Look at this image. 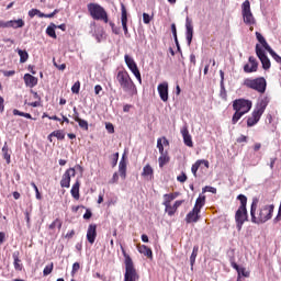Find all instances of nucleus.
Wrapping results in <instances>:
<instances>
[{
    "label": "nucleus",
    "instance_id": "64",
    "mask_svg": "<svg viewBox=\"0 0 281 281\" xmlns=\"http://www.w3.org/2000/svg\"><path fill=\"white\" fill-rule=\"evenodd\" d=\"M238 144H243V142H247V136L241 135L237 138Z\"/></svg>",
    "mask_w": 281,
    "mask_h": 281
},
{
    "label": "nucleus",
    "instance_id": "57",
    "mask_svg": "<svg viewBox=\"0 0 281 281\" xmlns=\"http://www.w3.org/2000/svg\"><path fill=\"white\" fill-rule=\"evenodd\" d=\"M135 78L138 80L139 85H142V72H139V68L133 72Z\"/></svg>",
    "mask_w": 281,
    "mask_h": 281
},
{
    "label": "nucleus",
    "instance_id": "33",
    "mask_svg": "<svg viewBox=\"0 0 281 281\" xmlns=\"http://www.w3.org/2000/svg\"><path fill=\"white\" fill-rule=\"evenodd\" d=\"M61 229L63 228V221L60 218H56L52 224H49L48 229L54 232L55 229Z\"/></svg>",
    "mask_w": 281,
    "mask_h": 281
},
{
    "label": "nucleus",
    "instance_id": "53",
    "mask_svg": "<svg viewBox=\"0 0 281 281\" xmlns=\"http://www.w3.org/2000/svg\"><path fill=\"white\" fill-rule=\"evenodd\" d=\"M151 20L153 18H150L148 13H143V23H145V25H148V23H150Z\"/></svg>",
    "mask_w": 281,
    "mask_h": 281
},
{
    "label": "nucleus",
    "instance_id": "12",
    "mask_svg": "<svg viewBox=\"0 0 281 281\" xmlns=\"http://www.w3.org/2000/svg\"><path fill=\"white\" fill-rule=\"evenodd\" d=\"M205 192H212V187H204L202 189V193H200L199 198L196 199L193 207H195L199 212H201V207L205 205Z\"/></svg>",
    "mask_w": 281,
    "mask_h": 281
},
{
    "label": "nucleus",
    "instance_id": "24",
    "mask_svg": "<svg viewBox=\"0 0 281 281\" xmlns=\"http://www.w3.org/2000/svg\"><path fill=\"white\" fill-rule=\"evenodd\" d=\"M71 196L75 198L76 201L80 200V180H77L70 190Z\"/></svg>",
    "mask_w": 281,
    "mask_h": 281
},
{
    "label": "nucleus",
    "instance_id": "59",
    "mask_svg": "<svg viewBox=\"0 0 281 281\" xmlns=\"http://www.w3.org/2000/svg\"><path fill=\"white\" fill-rule=\"evenodd\" d=\"M184 201L183 200H177L175 203H173V207L177 210H179V207H181V205H183Z\"/></svg>",
    "mask_w": 281,
    "mask_h": 281
},
{
    "label": "nucleus",
    "instance_id": "61",
    "mask_svg": "<svg viewBox=\"0 0 281 281\" xmlns=\"http://www.w3.org/2000/svg\"><path fill=\"white\" fill-rule=\"evenodd\" d=\"M91 216H92V213H91V211H89V210H87L86 213L83 214V218H85L86 221H89V218H91Z\"/></svg>",
    "mask_w": 281,
    "mask_h": 281
},
{
    "label": "nucleus",
    "instance_id": "46",
    "mask_svg": "<svg viewBox=\"0 0 281 281\" xmlns=\"http://www.w3.org/2000/svg\"><path fill=\"white\" fill-rule=\"evenodd\" d=\"M32 188L35 190V196L37 199V201H41V199H43V196L41 195V192L38 191V187L36 186V183L31 182Z\"/></svg>",
    "mask_w": 281,
    "mask_h": 281
},
{
    "label": "nucleus",
    "instance_id": "62",
    "mask_svg": "<svg viewBox=\"0 0 281 281\" xmlns=\"http://www.w3.org/2000/svg\"><path fill=\"white\" fill-rule=\"evenodd\" d=\"M100 91H102V86L97 85V86L94 87V93H95V95H100Z\"/></svg>",
    "mask_w": 281,
    "mask_h": 281
},
{
    "label": "nucleus",
    "instance_id": "17",
    "mask_svg": "<svg viewBox=\"0 0 281 281\" xmlns=\"http://www.w3.org/2000/svg\"><path fill=\"white\" fill-rule=\"evenodd\" d=\"M201 211L196 210L195 207L190 211L186 216V223H199V218H201V215H199Z\"/></svg>",
    "mask_w": 281,
    "mask_h": 281
},
{
    "label": "nucleus",
    "instance_id": "48",
    "mask_svg": "<svg viewBox=\"0 0 281 281\" xmlns=\"http://www.w3.org/2000/svg\"><path fill=\"white\" fill-rule=\"evenodd\" d=\"M237 273L239 278L240 276H243L244 278H249V271H247L245 268H240Z\"/></svg>",
    "mask_w": 281,
    "mask_h": 281
},
{
    "label": "nucleus",
    "instance_id": "21",
    "mask_svg": "<svg viewBox=\"0 0 281 281\" xmlns=\"http://www.w3.org/2000/svg\"><path fill=\"white\" fill-rule=\"evenodd\" d=\"M181 135L183 137V142H184L186 146H189V148H192L194 146V144L192 143V136L190 135L188 127H183L181 130Z\"/></svg>",
    "mask_w": 281,
    "mask_h": 281
},
{
    "label": "nucleus",
    "instance_id": "47",
    "mask_svg": "<svg viewBox=\"0 0 281 281\" xmlns=\"http://www.w3.org/2000/svg\"><path fill=\"white\" fill-rule=\"evenodd\" d=\"M71 92L77 94L80 93V81H77L72 85Z\"/></svg>",
    "mask_w": 281,
    "mask_h": 281
},
{
    "label": "nucleus",
    "instance_id": "34",
    "mask_svg": "<svg viewBox=\"0 0 281 281\" xmlns=\"http://www.w3.org/2000/svg\"><path fill=\"white\" fill-rule=\"evenodd\" d=\"M18 54L20 56V63H27V58H30L27 50L18 49Z\"/></svg>",
    "mask_w": 281,
    "mask_h": 281
},
{
    "label": "nucleus",
    "instance_id": "54",
    "mask_svg": "<svg viewBox=\"0 0 281 281\" xmlns=\"http://www.w3.org/2000/svg\"><path fill=\"white\" fill-rule=\"evenodd\" d=\"M105 128H106L108 133H110V134L115 133V127L112 125V123H106Z\"/></svg>",
    "mask_w": 281,
    "mask_h": 281
},
{
    "label": "nucleus",
    "instance_id": "32",
    "mask_svg": "<svg viewBox=\"0 0 281 281\" xmlns=\"http://www.w3.org/2000/svg\"><path fill=\"white\" fill-rule=\"evenodd\" d=\"M199 256V246H194L192 254L190 256L191 269H194V262H196V257Z\"/></svg>",
    "mask_w": 281,
    "mask_h": 281
},
{
    "label": "nucleus",
    "instance_id": "43",
    "mask_svg": "<svg viewBox=\"0 0 281 281\" xmlns=\"http://www.w3.org/2000/svg\"><path fill=\"white\" fill-rule=\"evenodd\" d=\"M267 52L270 53V56H272L273 60H276V63H279L281 65V57L280 55H278L277 53H274L271 47L267 49Z\"/></svg>",
    "mask_w": 281,
    "mask_h": 281
},
{
    "label": "nucleus",
    "instance_id": "25",
    "mask_svg": "<svg viewBox=\"0 0 281 281\" xmlns=\"http://www.w3.org/2000/svg\"><path fill=\"white\" fill-rule=\"evenodd\" d=\"M164 146H170V142L168 140V138H166V136L157 139V148L160 155H164L166 153L164 150Z\"/></svg>",
    "mask_w": 281,
    "mask_h": 281
},
{
    "label": "nucleus",
    "instance_id": "18",
    "mask_svg": "<svg viewBox=\"0 0 281 281\" xmlns=\"http://www.w3.org/2000/svg\"><path fill=\"white\" fill-rule=\"evenodd\" d=\"M158 93L162 102H168V82H161L158 85Z\"/></svg>",
    "mask_w": 281,
    "mask_h": 281
},
{
    "label": "nucleus",
    "instance_id": "28",
    "mask_svg": "<svg viewBox=\"0 0 281 281\" xmlns=\"http://www.w3.org/2000/svg\"><path fill=\"white\" fill-rule=\"evenodd\" d=\"M19 256V251L13 252V267L15 271H23V265H21V259Z\"/></svg>",
    "mask_w": 281,
    "mask_h": 281
},
{
    "label": "nucleus",
    "instance_id": "49",
    "mask_svg": "<svg viewBox=\"0 0 281 281\" xmlns=\"http://www.w3.org/2000/svg\"><path fill=\"white\" fill-rule=\"evenodd\" d=\"M177 181H179L180 183H186L188 181V176L182 172L180 176L177 177Z\"/></svg>",
    "mask_w": 281,
    "mask_h": 281
},
{
    "label": "nucleus",
    "instance_id": "30",
    "mask_svg": "<svg viewBox=\"0 0 281 281\" xmlns=\"http://www.w3.org/2000/svg\"><path fill=\"white\" fill-rule=\"evenodd\" d=\"M119 172L122 179H126V159L124 157L119 162Z\"/></svg>",
    "mask_w": 281,
    "mask_h": 281
},
{
    "label": "nucleus",
    "instance_id": "36",
    "mask_svg": "<svg viewBox=\"0 0 281 281\" xmlns=\"http://www.w3.org/2000/svg\"><path fill=\"white\" fill-rule=\"evenodd\" d=\"M125 64L127 65L128 69H133V67H136L137 64L135 63V59H133L131 56L125 55Z\"/></svg>",
    "mask_w": 281,
    "mask_h": 281
},
{
    "label": "nucleus",
    "instance_id": "2",
    "mask_svg": "<svg viewBox=\"0 0 281 281\" xmlns=\"http://www.w3.org/2000/svg\"><path fill=\"white\" fill-rule=\"evenodd\" d=\"M116 80L124 93H127L130 98L137 95V86H135V82L131 78L128 71L120 70L116 75Z\"/></svg>",
    "mask_w": 281,
    "mask_h": 281
},
{
    "label": "nucleus",
    "instance_id": "15",
    "mask_svg": "<svg viewBox=\"0 0 281 281\" xmlns=\"http://www.w3.org/2000/svg\"><path fill=\"white\" fill-rule=\"evenodd\" d=\"M121 23L124 34H128V13L126 12V7L124 4H121Z\"/></svg>",
    "mask_w": 281,
    "mask_h": 281
},
{
    "label": "nucleus",
    "instance_id": "31",
    "mask_svg": "<svg viewBox=\"0 0 281 281\" xmlns=\"http://www.w3.org/2000/svg\"><path fill=\"white\" fill-rule=\"evenodd\" d=\"M256 36H257V41H259V43H260L261 49L263 47V49H266V52H268V49H270L271 46H269V43H267V40H265V36H262V34H260L258 32H256Z\"/></svg>",
    "mask_w": 281,
    "mask_h": 281
},
{
    "label": "nucleus",
    "instance_id": "20",
    "mask_svg": "<svg viewBox=\"0 0 281 281\" xmlns=\"http://www.w3.org/2000/svg\"><path fill=\"white\" fill-rule=\"evenodd\" d=\"M249 64L251 65V68H249ZM249 64L244 66V71L246 74H254V71H258V61H256V58L249 57Z\"/></svg>",
    "mask_w": 281,
    "mask_h": 281
},
{
    "label": "nucleus",
    "instance_id": "23",
    "mask_svg": "<svg viewBox=\"0 0 281 281\" xmlns=\"http://www.w3.org/2000/svg\"><path fill=\"white\" fill-rule=\"evenodd\" d=\"M201 166H204V168H210V161L198 160L194 165H192L191 171H192L193 177H196V172L199 171V168H201Z\"/></svg>",
    "mask_w": 281,
    "mask_h": 281
},
{
    "label": "nucleus",
    "instance_id": "58",
    "mask_svg": "<svg viewBox=\"0 0 281 281\" xmlns=\"http://www.w3.org/2000/svg\"><path fill=\"white\" fill-rule=\"evenodd\" d=\"M54 66L56 67V69H59V71H65V69H67L66 64L58 65L54 61Z\"/></svg>",
    "mask_w": 281,
    "mask_h": 281
},
{
    "label": "nucleus",
    "instance_id": "19",
    "mask_svg": "<svg viewBox=\"0 0 281 281\" xmlns=\"http://www.w3.org/2000/svg\"><path fill=\"white\" fill-rule=\"evenodd\" d=\"M136 247H137L138 254H142L146 258H149V260H153V249H150L146 245H137Z\"/></svg>",
    "mask_w": 281,
    "mask_h": 281
},
{
    "label": "nucleus",
    "instance_id": "39",
    "mask_svg": "<svg viewBox=\"0 0 281 281\" xmlns=\"http://www.w3.org/2000/svg\"><path fill=\"white\" fill-rule=\"evenodd\" d=\"M13 115H19L20 117H26V120H32V114L30 113H25V112H21L16 109L13 110Z\"/></svg>",
    "mask_w": 281,
    "mask_h": 281
},
{
    "label": "nucleus",
    "instance_id": "10",
    "mask_svg": "<svg viewBox=\"0 0 281 281\" xmlns=\"http://www.w3.org/2000/svg\"><path fill=\"white\" fill-rule=\"evenodd\" d=\"M256 54L262 65V69H271V60H269V57L265 53V49H262V46L260 44L256 45Z\"/></svg>",
    "mask_w": 281,
    "mask_h": 281
},
{
    "label": "nucleus",
    "instance_id": "16",
    "mask_svg": "<svg viewBox=\"0 0 281 281\" xmlns=\"http://www.w3.org/2000/svg\"><path fill=\"white\" fill-rule=\"evenodd\" d=\"M142 177L146 179V181H153L155 179V169H153L150 164L143 167Z\"/></svg>",
    "mask_w": 281,
    "mask_h": 281
},
{
    "label": "nucleus",
    "instance_id": "44",
    "mask_svg": "<svg viewBox=\"0 0 281 281\" xmlns=\"http://www.w3.org/2000/svg\"><path fill=\"white\" fill-rule=\"evenodd\" d=\"M3 159H5L7 164H10V153H8V146L2 147Z\"/></svg>",
    "mask_w": 281,
    "mask_h": 281
},
{
    "label": "nucleus",
    "instance_id": "9",
    "mask_svg": "<svg viewBox=\"0 0 281 281\" xmlns=\"http://www.w3.org/2000/svg\"><path fill=\"white\" fill-rule=\"evenodd\" d=\"M252 103L249 100L246 99H237L233 102V109L234 111H238L239 113H243L244 115L249 113L251 111Z\"/></svg>",
    "mask_w": 281,
    "mask_h": 281
},
{
    "label": "nucleus",
    "instance_id": "50",
    "mask_svg": "<svg viewBox=\"0 0 281 281\" xmlns=\"http://www.w3.org/2000/svg\"><path fill=\"white\" fill-rule=\"evenodd\" d=\"M72 111V120H75V122H78L80 120V113L78 112V109L76 106H74Z\"/></svg>",
    "mask_w": 281,
    "mask_h": 281
},
{
    "label": "nucleus",
    "instance_id": "27",
    "mask_svg": "<svg viewBox=\"0 0 281 281\" xmlns=\"http://www.w3.org/2000/svg\"><path fill=\"white\" fill-rule=\"evenodd\" d=\"M159 168H164L166 164H170V156L168 155V150H166L164 154H160L158 158Z\"/></svg>",
    "mask_w": 281,
    "mask_h": 281
},
{
    "label": "nucleus",
    "instance_id": "29",
    "mask_svg": "<svg viewBox=\"0 0 281 281\" xmlns=\"http://www.w3.org/2000/svg\"><path fill=\"white\" fill-rule=\"evenodd\" d=\"M9 27H12L13 30H19V27H25V21H23V19L11 20L9 21Z\"/></svg>",
    "mask_w": 281,
    "mask_h": 281
},
{
    "label": "nucleus",
    "instance_id": "4",
    "mask_svg": "<svg viewBox=\"0 0 281 281\" xmlns=\"http://www.w3.org/2000/svg\"><path fill=\"white\" fill-rule=\"evenodd\" d=\"M238 201H240V206L235 213L236 227L238 232L243 229V225H245L246 221H248L247 215V196L239 194L237 196Z\"/></svg>",
    "mask_w": 281,
    "mask_h": 281
},
{
    "label": "nucleus",
    "instance_id": "37",
    "mask_svg": "<svg viewBox=\"0 0 281 281\" xmlns=\"http://www.w3.org/2000/svg\"><path fill=\"white\" fill-rule=\"evenodd\" d=\"M55 27H56V24H53V26L49 25V26H47V29H46V34H47V36H50V38H56V37H57V36H56V30H55Z\"/></svg>",
    "mask_w": 281,
    "mask_h": 281
},
{
    "label": "nucleus",
    "instance_id": "6",
    "mask_svg": "<svg viewBox=\"0 0 281 281\" xmlns=\"http://www.w3.org/2000/svg\"><path fill=\"white\" fill-rule=\"evenodd\" d=\"M269 104V99L263 98L255 108L251 115L247 120V126L251 128V126H256L258 122H260V117L265 113L267 106Z\"/></svg>",
    "mask_w": 281,
    "mask_h": 281
},
{
    "label": "nucleus",
    "instance_id": "14",
    "mask_svg": "<svg viewBox=\"0 0 281 281\" xmlns=\"http://www.w3.org/2000/svg\"><path fill=\"white\" fill-rule=\"evenodd\" d=\"M186 36H187V42L188 45H192V38L194 36V26L192 25V20L190 18L186 19Z\"/></svg>",
    "mask_w": 281,
    "mask_h": 281
},
{
    "label": "nucleus",
    "instance_id": "56",
    "mask_svg": "<svg viewBox=\"0 0 281 281\" xmlns=\"http://www.w3.org/2000/svg\"><path fill=\"white\" fill-rule=\"evenodd\" d=\"M135 78L138 80L139 85H142V72H139V68L133 72Z\"/></svg>",
    "mask_w": 281,
    "mask_h": 281
},
{
    "label": "nucleus",
    "instance_id": "52",
    "mask_svg": "<svg viewBox=\"0 0 281 281\" xmlns=\"http://www.w3.org/2000/svg\"><path fill=\"white\" fill-rule=\"evenodd\" d=\"M56 14H58V9H55L54 12L45 14L43 13V19H54V16H56Z\"/></svg>",
    "mask_w": 281,
    "mask_h": 281
},
{
    "label": "nucleus",
    "instance_id": "51",
    "mask_svg": "<svg viewBox=\"0 0 281 281\" xmlns=\"http://www.w3.org/2000/svg\"><path fill=\"white\" fill-rule=\"evenodd\" d=\"M77 271H80V262H75V263L72 265L71 276H72V277L76 276V272H77Z\"/></svg>",
    "mask_w": 281,
    "mask_h": 281
},
{
    "label": "nucleus",
    "instance_id": "38",
    "mask_svg": "<svg viewBox=\"0 0 281 281\" xmlns=\"http://www.w3.org/2000/svg\"><path fill=\"white\" fill-rule=\"evenodd\" d=\"M29 16L31 19H34V16H40V19H43L44 15H43V12H41V10L32 9V10L29 11Z\"/></svg>",
    "mask_w": 281,
    "mask_h": 281
},
{
    "label": "nucleus",
    "instance_id": "3",
    "mask_svg": "<svg viewBox=\"0 0 281 281\" xmlns=\"http://www.w3.org/2000/svg\"><path fill=\"white\" fill-rule=\"evenodd\" d=\"M122 254L124 256V265H125V273L124 281H139V273L137 269H135V263L133 262V258L131 255L126 254V249L124 246H121Z\"/></svg>",
    "mask_w": 281,
    "mask_h": 281
},
{
    "label": "nucleus",
    "instance_id": "26",
    "mask_svg": "<svg viewBox=\"0 0 281 281\" xmlns=\"http://www.w3.org/2000/svg\"><path fill=\"white\" fill-rule=\"evenodd\" d=\"M177 196H179V192L164 194L162 205H165V206L170 205V203H172V201H175V199H177Z\"/></svg>",
    "mask_w": 281,
    "mask_h": 281
},
{
    "label": "nucleus",
    "instance_id": "42",
    "mask_svg": "<svg viewBox=\"0 0 281 281\" xmlns=\"http://www.w3.org/2000/svg\"><path fill=\"white\" fill-rule=\"evenodd\" d=\"M77 123L83 131H89V122L86 120L79 119Z\"/></svg>",
    "mask_w": 281,
    "mask_h": 281
},
{
    "label": "nucleus",
    "instance_id": "60",
    "mask_svg": "<svg viewBox=\"0 0 281 281\" xmlns=\"http://www.w3.org/2000/svg\"><path fill=\"white\" fill-rule=\"evenodd\" d=\"M117 181H120V176L117 172H114L110 183H117Z\"/></svg>",
    "mask_w": 281,
    "mask_h": 281
},
{
    "label": "nucleus",
    "instance_id": "55",
    "mask_svg": "<svg viewBox=\"0 0 281 281\" xmlns=\"http://www.w3.org/2000/svg\"><path fill=\"white\" fill-rule=\"evenodd\" d=\"M120 159V153H115L113 155V160H112V166L113 168H115V166H117V160Z\"/></svg>",
    "mask_w": 281,
    "mask_h": 281
},
{
    "label": "nucleus",
    "instance_id": "13",
    "mask_svg": "<svg viewBox=\"0 0 281 281\" xmlns=\"http://www.w3.org/2000/svg\"><path fill=\"white\" fill-rule=\"evenodd\" d=\"M87 240L90 245H93V243H95V238H98V225L95 224H90L88 226V231H87Z\"/></svg>",
    "mask_w": 281,
    "mask_h": 281
},
{
    "label": "nucleus",
    "instance_id": "5",
    "mask_svg": "<svg viewBox=\"0 0 281 281\" xmlns=\"http://www.w3.org/2000/svg\"><path fill=\"white\" fill-rule=\"evenodd\" d=\"M87 8L93 21H103V23H109V13H106V10L103 9L102 5L95 2H90Z\"/></svg>",
    "mask_w": 281,
    "mask_h": 281
},
{
    "label": "nucleus",
    "instance_id": "35",
    "mask_svg": "<svg viewBox=\"0 0 281 281\" xmlns=\"http://www.w3.org/2000/svg\"><path fill=\"white\" fill-rule=\"evenodd\" d=\"M165 212L168 216H175V214H177V209L172 204H167L165 205Z\"/></svg>",
    "mask_w": 281,
    "mask_h": 281
},
{
    "label": "nucleus",
    "instance_id": "22",
    "mask_svg": "<svg viewBox=\"0 0 281 281\" xmlns=\"http://www.w3.org/2000/svg\"><path fill=\"white\" fill-rule=\"evenodd\" d=\"M24 83L30 87L31 89H34V87H36V85H38V78L30 75V74H25L24 75Z\"/></svg>",
    "mask_w": 281,
    "mask_h": 281
},
{
    "label": "nucleus",
    "instance_id": "8",
    "mask_svg": "<svg viewBox=\"0 0 281 281\" xmlns=\"http://www.w3.org/2000/svg\"><path fill=\"white\" fill-rule=\"evenodd\" d=\"M241 16L246 25H256V18L251 12V3L249 0H246L241 4Z\"/></svg>",
    "mask_w": 281,
    "mask_h": 281
},
{
    "label": "nucleus",
    "instance_id": "7",
    "mask_svg": "<svg viewBox=\"0 0 281 281\" xmlns=\"http://www.w3.org/2000/svg\"><path fill=\"white\" fill-rule=\"evenodd\" d=\"M244 87L252 89L258 93H265L267 91V79L265 77H258L256 79L247 78L244 80Z\"/></svg>",
    "mask_w": 281,
    "mask_h": 281
},
{
    "label": "nucleus",
    "instance_id": "40",
    "mask_svg": "<svg viewBox=\"0 0 281 281\" xmlns=\"http://www.w3.org/2000/svg\"><path fill=\"white\" fill-rule=\"evenodd\" d=\"M53 137H56L59 140L65 139V132H63V130H57L52 132Z\"/></svg>",
    "mask_w": 281,
    "mask_h": 281
},
{
    "label": "nucleus",
    "instance_id": "41",
    "mask_svg": "<svg viewBox=\"0 0 281 281\" xmlns=\"http://www.w3.org/2000/svg\"><path fill=\"white\" fill-rule=\"evenodd\" d=\"M243 114L241 112H238V111H235L233 117H232V124H237L238 121L240 120V117H243Z\"/></svg>",
    "mask_w": 281,
    "mask_h": 281
},
{
    "label": "nucleus",
    "instance_id": "1",
    "mask_svg": "<svg viewBox=\"0 0 281 281\" xmlns=\"http://www.w3.org/2000/svg\"><path fill=\"white\" fill-rule=\"evenodd\" d=\"M258 207V200H254L250 207V216L251 222L260 225L262 223H267V221H271L273 216V210H276V205L267 204L260 207L258 215L256 216V210Z\"/></svg>",
    "mask_w": 281,
    "mask_h": 281
},
{
    "label": "nucleus",
    "instance_id": "45",
    "mask_svg": "<svg viewBox=\"0 0 281 281\" xmlns=\"http://www.w3.org/2000/svg\"><path fill=\"white\" fill-rule=\"evenodd\" d=\"M52 271H54L53 262L44 268L43 276H49V273H52Z\"/></svg>",
    "mask_w": 281,
    "mask_h": 281
},
{
    "label": "nucleus",
    "instance_id": "63",
    "mask_svg": "<svg viewBox=\"0 0 281 281\" xmlns=\"http://www.w3.org/2000/svg\"><path fill=\"white\" fill-rule=\"evenodd\" d=\"M3 243H5V233L0 232V245H3Z\"/></svg>",
    "mask_w": 281,
    "mask_h": 281
},
{
    "label": "nucleus",
    "instance_id": "11",
    "mask_svg": "<svg viewBox=\"0 0 281 281\" xmlns=\"http://www.w3.org/2000/svg\"><path fill=\"white\" fill-rule=\"evenodd\" d=\"M71 177H76V169L69 168L65 171V173L61 177L60 186L63 188H70L71 186Z\"/></svg>",
    "mask_w": 281,
    "mask_h": 281
}]
</instances>
